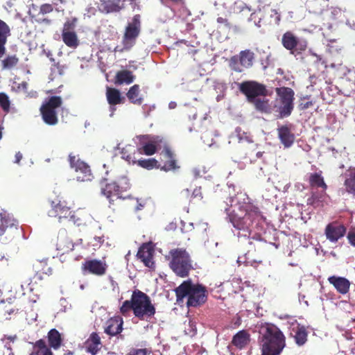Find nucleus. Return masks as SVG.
<instances>
[{
    "instance_id": "nucleus-1",
    "label": "nucleus",
    "mask_w": 355,
    "mask_h": 355,
    "mask_svg": "<svg viewBox=\"0 0 355 355\" xmlns=\"http://www.w3.org/2000/svg\"><path fill=\"white\" fill-rule=\"evenodd\" d=\"M130 311L135 318L146 321H150L156 313L150 297L138 289L135 290L130 300L124 301L120 307V313L124 316H128Z\"/></svg>"
},
{
    "instance_id": "nucleus-2",
    "label": "nucleus",
    "mask_w": 355,
    "mask_h": 355,
    "mask_svg": "<svg viewBox=\"0 0 355 355\" xmlns=\"http://www.w3.org/2000/svg\"><path fill=\"white\" fill-rule=\"evenodd\" d=\"M259 342L262 355H280L286 347L284 334L272 323H265L261 326Z\"/></svg>"
},
{
    "instance_id": "nucleus-3",
    "label": "nucleus",
    "mask_w": 355,
    "mask_h": 355,
    "mask_svg": "<svg viewBox=\"0 0 355 355\" xmlns=\"http://www.w3.org/2000/svg\"><path fill=\"white\" fill-rule=\"evenodd\" d=\"M228 215L233 226L243 231L245 236L250 234L254 225H257L263 219L259 208L250 202L244 203L237 211L234 210Z\"/></svg>"
},
{
    "instance_id": "nucleus-4",
    "label": "nucleus",
    "mask_w": 355,
    "mask_h": 355,
    "mask_svg": "<svg viewBox=\"0 0 355 355\" xmlns=\"http://www.w3.org/2000/svg\"><path fill=\"white\" fill-rule=\"evenodd\" d=\"M177 302H182L187 297V307H199L206 303L208 291L200 284H193L191 280L184 281L175 290Z\"/></svg>"
},
{
    "instance_id": "nucleus-5",
    "label": "nucleus",
    "mask_w": 355,
    "mask_h": 355,
    "mask_svg": "<svg viewBox=\"0 0 355 355\" xmlns=\"http://www.w3.org/2000/svg\"><path fill=\"white\" fill-rule=\"evenodd\" d=\"M50 205L51 209L48 211L50 217L58 218L60 223L64 220L71 221L77 226L84 223L83 219L80 217L78 213L71 210V206L64 196H54L50 199Z\"/></svg>"
},
{
    "instance_id": "nucleus-6",
    "label": "nucleus",
    "mask_w": 355,
    "mask_h": 355,
    "mask_svg": "<svg viewBox=\"0 0 355 355\" xmlns=\"http://www.w3.org/2000/svg\"><path fill=\"white\" fill-rule=\"evenodd\" d=\"M170 268L180 277H187L193 269L192 260L189 252L184 248H174L166 256Z\"/></svg>"
},
{
    "instance_id": "nucleus-7",
    "label": "nucleus",
    "mask_w": 355,
    "mask_h": 355,
    "mask_svg": "<svg viewBox=\"0 0 355 355\" xmlns=\"http://www.w3.org/2000/svg\"><path fill=\"white\" fill-rule=\"evenodd\" d=\"M277 98L275 100V108L281 119L289 116L294 109L295 92L293 89L287 87H276Z\"/></svg>"
},
{
    "instance_id": "nucleus-8",
    "label": "nucleus",
    "mask_w": 355,
    "mask_h": 355,
    "mask_svg": "<svg viewBox=\"0 0 355 355\" xmlns=\"http://www.w3.org/2000/svg\"><path fill=\"white\" fill-rule=\"evenodd\" d=\"M135 144L139 155L150 156L154 155L157 150L164 148V144L166 142L164 138L159 136L144 135L137 136Z\"/></svg>"
},
{
    "instance_id": "nucleus-9",
    "label": "nucleus",
    "mask_w": 355,
    "mask_h": 355,
    "mask_svg": "<svg viewBox=\"0 0 355 355\" xmlns=\"http://www.w3.org/2000/svg\"><path fill=\"white\" fill-rule=\"evenodd\" d=\"M62 104V98L58 96H52L42 103L40 112L46 124L55 125L58 123L57 109L60 107Z\"/></svg>"
},
{
    "instance_id": "nucleus-10",
    "label": "nucleus",
    "mask_w": 355,
    "mask_h": 355,
    "mask_svg": "<svg viewBox=\"0 0 355 355\" xmlns=\"http://www.w3.org/2000/svg\"><path fill=\"white\" fill-rule=\"evenodd\" d=\"M123 187L120 183L113 182L107 183L101 189V193L109 200V207L115 210L117 205L114 204L116 200H125L129 198V196H124L123 193L129 189V185Z\"/></svg>"
},
{
    "instance_id": "nucleus-11",
    "label": "nucleus",
    "mask_w": 355,
    "mask_h": 355,
    "mask_svg": "<svg viewBox=\"0 0 355 355\" xmlns=\"http://www.w3.org/2000/svg\"><path fill=\"white\" fill-rule=\"evenodd\" d=\"M282 44L295 55H301L308 48L306 39L298 37L292 31H286L282 37Z\"/></svg>"
},
{
    "instance_id": "nucleus-12",
    "label": "nucleus",
    "mask_w": 355,
    "mask_h": 355,
    "mask_svg": "<svg viewBox=\"0 0 355 355\" xmlns=\"http://www.w3.org/2000/svg\"><path fill=\"white\" fill-rule=\"evenodd\" d=\"M239 89L245 95L248 103L259 96H268L266 86L254 80H245L239 85Z\"/></svg>"
},
{
    "instance_id": "nucleus-13",
    "label": "nucleus",
    "mask_w": 355,
    "mask_h": 355,
    "mask_svg": "<svg viewBox=\"0 0 355 355\" xmlns=\"http://www.w3.org/2000/svg\"><path fill=\"white\" fill-rule=\"evenodd\" d=\"M141 22L140 15H135L130 23L125 28L123 37V44L125 49H130L135 43L136 38L140 33Z\"/></svg>"
},
{
    "instance_id": "nucleus-14",
    "label": "nucleus",
    "mask_w": 355,
    "mask_h": 355,
    "mask_svg": "<svg viewBox=\"0 0 355 355\" xmlns=\"http://www.w3.org/2000/svg\"><path fill=\"white\" fill-rule=\"evenodd\" d=\"M254 59V53L249 49H246L244 51H241L239 53V58H237L236 56H233L230 59V67L232 69L236 72H241L243 69H241L239 64L238 60L239 61L240 64L245 68H250L253 64V61Z\"/></svg>"
},
{
    "instance_id": "nucleus-15",
    "label": "nucleus",
    "mask_w": 355,
    "mask_h": 355,
    "mask_svg": "<svg viewBox=\"0 0 355 355\" xmlns=\"http://www.w3.org/2000/svg\"><path fill=\"white\" fill-rule=\"evenodd\" d=\"M69 162L72 168H74L77 173H80L82 175H77V179L80 181H88L92 179V173L89 166L84 162L81 161L77 156L70 153L69 155Z\"/></svg>"
},
{
    "instance_id": "nucleus-16",
    "label": "nucleus",
    "mask_w": 355,
    "mask_h": 355,
    "mask_svg": "<svg viewBox=\"0 0 355 355\" xmlns=\"http://www.w3.org/2000/svg\"><path fill=\"white\" fill-rule=\"evenodd\" d=\"M266 246V242L261 239H252L249 241L248 250L245 254L246 261L248 262H260L258 259V254H261Z\"/></svg>"
},
{
    "instance_id": "nucleus-17",
    "label": "nucleus",
    "mask_w": 355,
    "mask_h": 355,
    "mask_svg": "<svg viewBox=\"0 0 355 355\" xmlns=\"http://www.w3.org/2000/svg\"><path fill=\"white\" fill-rule=\"evenodd\" d=\"M74 24L68 21L64 23L62 31L63 42L69 48L76 49L79 45L77 34L73 31Z\"/></svg>"
},
{
    "instance_id": "nucleus-18",
    "label": "nucleus",
    "mask_w": 355,
    "mask_h": 355,
    "mask_svg": "<svg viewBox=\"0 0 355 355\" xmlns=\"http://www.w3.org/2000/svg\"><path fill=\"white\" fill-rule=\"evenodd\" d=\"M82 270L84 272L90 273L97 276L105 274L107 266L105 261L97 259L85 261L82 263Z\"/></svg>"
},
{
    "instance_id": "nucleus-19",
    "label": "nucleus",
    "mask_w": 355,
    "mask_h": 355,
    "mask_svg": "<svg viewBox=\"0 0 355 355\" xmlns=\"http://www.w3.org/2000/svg\"><path fill=\"white\" fill-rule=\"evenodd\" d=\"M346 231L347 229L343 225L338 222H332L326 226L324 234L327 239L332 243H336L345 236Z\"/></svg>"
},
{
    "instance_id": "nucleus-20",
    "label": "nucleus",
    "mask_w": 355,
    "mask_h": 355,
    "mask_svg": "<svg viewBox=\"0 0 355 355\" xmlns=\"http://www.w3.org/2000/svg\"><path fill=\"white\" fill-rule=\"evenodd\" d=\"M153 254L154 249L149 243H144L139 248L137 257L146 267L154 268L155 263L153 261Z\"/></svg>"
},
{
    "instance_id": "nucleus-21",
    "label": "nucleus",
    "mask_w": 355,
    "mask_h": 355,
    "mask_svg": "<svg viewBox=\"0 0 355 355\" xmlns=\"http://www.w3.org/2000/svg\"><path fill=\"white\" fill-rule=\"evenodd\" d=\"M125 0H100L98 8L105 13L119 12L124 7Z\"/></svg>"
},
{
    "instance_id": "nucleus-22",
    "label": "nucleus",
    "mask_w": 355,
    "mask_h": 355,
    "mask_svg": "<svg viewBox=\"0 0 355 355\" xmlns=\"http://www.w3.org/2000/svg\"><path fill=\"white\" fill-rule=\"evenodd\" d=\"M278 137L284 148L291 147L295 141V135L289 126L284 125L278 128Z\"/></svg>"
},
{
    "instance_id": "nucleus-23",
    "label": "nucleus",
    "mask_w": 355,
    "mask_h": 355,
    "mask_svg": "<svg viewBox=\"0 0 355 355\" xmlns=\"http://www.w3.org/2000/svg\"><path fill=\"white\" fill-rule=\"evenodd\" d=\"M10 35V27L6 21L0 19V59L6 52V45L8 42V39Z\"/></svg>"
},
{
    "instance_id": "nucleus-24",
    "label": "nucleus",
    "mask_w": 355,
    "mask_h": 355,
    "mask_svg": "<svg viewBox=\"0 0 355 355\" xmlns=\"http://www.w3.org/2000/svg\"><path fill=\"white\" fill-rule=\"evenodd\" d=\"M328 282L332 284L336 291L340 294H346L349 291L351 284L345 277L333 275L328 278Z\"/></svg>"
},
{
    "instance_id": "nucleus-25",
    "label": "nucleus",
    "mask_w": 355,
    "mask_h": 355,
    "mask_svg": "<svg viewBox=\"0 0 355 355\" xmlns=\"http://www.w3.org/2000/svg\"><path fill=\"white\" fill-rule=\"evenodd\" d=\"M101 338L96 332L92 333L85 342L86 352L91 353L92 355H96L98 352L101 348Z\"/></svg>"
},
{
    "instance_id": "nucleus-26",
    "label": "nucleus",
    "mask_w": 355,
    "mask_h": 355,
    "mask_svg": "<svg viewBox=\"0 0 355 355\" xmlns=\"http://www.w3.org/2000/svg\"><path fill=\"white\" fill-rule=\"evenodd\" d=\"M123 319L121 317H114L109 319L105 328V333L110 336H116L123 330Z\"/></svg>"
},
{
    "instance_id": "nucleus-27",
    "label": "nucleus",
    "mask_w": 355,
    "mask_h": 355,
    "mask_svg": "<svg viewBox=\"0 0 355 355\" xmlns=\"http://www.w3.org/2000/svg\"><path fill=\"white\" fill-rule=\"evenodd\" d=\"M35 270L34 279L42 280L44 275H50L52 274V268L49 267L46 261L37 260L33 265Z\"/></svg>"
},
{
    "instance_id": "nucleus-28",
    "label": "nucleus",
    "mask_w": 355,
    "mask_h": 355,
    "mask_svg": "<svg viewBox=\"0 0 355 355\" xmlns=\"http://www.w3.org/2000/svg\"><path fill=\"white\" fill-rule=\"evenodd\" d=\"M250 342V334L246 330H241L232 338V345L239 349L245 348Z\"/></svg>"
},
{
    "instance_id": "nucleus-29",
    "label": "nucleus",
    "mask_w": 355,
    "mask_h": 355,
    "mask_svg": "<svg viewBox=\"0 0 355 355\" xmlns=\"http://www.w3.org/2000/svg\"><path fill=\"white\" fill-rule=\"evenodd\" d=\"M162 154L166 160L164 162V166L162 167V170L168 171L171 170H175L178 168L176 164V159H175L174 154L171 150L167 144H164V148Z\"/></svg>"
},
{
    "instance_id": "nucleus-30",
    "label": "nucleus",
    "mask_w": 355,
    "mask_h": 355,
    "mask_svg": "<svg viewBox=\"0 0 355 355\" xmlns=\"http://www.w3.org/2000/svg\"><path fill=\"white\" fill-rule=\"evenodd\" d=\"M345 191L350 195L355 196V168L348 169L344 175Z\"/></svg>"
},
{
    "instance_id": "nucleus-31",
    "label": "nucleus",
    "mask_w": 355,
    "mask_h": 355,
    "mask_svg": "<svg viewBox=\"0 0 355 355\" xmlns=\"http://www.w3.org/2000/svg\"><path fill=\"white\" fill-rule=\"evenodd\" d=\"M326 190L322 189L320 191H312L311 196L307 200V205H311L315 208L322 207L327 196Z\"/></svg>"
},
{
    "instance_id": "nucleus-32",
    "label": "nucleus",
    "mask_w": 355,
    "mask_h": 355,
    "mask_svg": "<svg viewBox=\"0 0 355 355\" xmlns=\"http://www.w3.org/2000/svg\"><path fill=\"white\" fill-rule=\"evenodd\" d=\"M135 76L129 70H121L117 71L114 78L116 85H130L134 82Z\"/></svg>"
},
{
    "instance_id": "nucleus-33",
    "label": "nucleus",
    "mask_w": 355,
    "mask_h": 355,
    "mask_svg": "<svg viewBox=\"0 0 355 355\" xmlns=\"http://www.w3.org/2000/svg\"><path fill=\"white\" fill-rule=\"evenodd\" d=\"M47 338L49 347L55 350L61 347L63 341L61 334L56 329H51L48 332Z\"/></svg>"
},
{
    "instance_id": "nucleus-34",
    "label": "nucleus",
    "mask_w": 355,
    "mask_h": 355,
    "mask_svg": "<svg viewBox=\"0 0 355 355\" xmlns=\"http://www.w3.org/2000/svg\"><path fill=\"white\" fill-rule=\"evenodd\" d=\"M121 157L126 161H128L129 163L132 164H136V162L137 161L139 154L137 150V148H135V146L132 145H126L124 148L121 150Z\"/></svg>"
},
{
    "instance_id": "nucleus-35",
    "label": "nucleus",
    "mask_w": 355,
    "mask_h": 355,
    "mask_svg": "<svg viewBox=\"0 0 355 355\" xmlns=\"http://www.w3.org/2000/svg\"><path fill=\"white\" fill-rule=\"evenodd\" d=\"M30 355H53L51 348L43 339L37 340L33 345V351Z\"/></svg>"
},
{
    "instance_id": "nucleus-36",
    "label": "nucleus",
    "mask_w": 355,
    "mask_h": 355,
    "mask_svg": "<svg viewBox=\"0 0 355 355\" xmlns=\"http://www.w3.org/2000/svg\"><path fill=\"white\" fill-rule=\"evenodd\" d=\"M309 183L311 188L327 189V185L322 176V171L320 173H311L309 178Z\"/></svg>"
},
{
    "instance_id": "nucleus-37",
    "label": "nucleus",
    "mask_w": 355,
    "mask_h": 355,
    "mask_svg": "<svg viewBox=\"0 0 355 355\" xmlns=\"http://www.w3.org/2000/svg\"><path fill=\"white\" fill-rule=\"evenodd\" d=\"M252 104L255 109L261 112L269 114L271 112L272 108L270 105V101L268 98H256L254 101L250 102Z\"/></svg>"
},
{
    "instance_id": "nucleus-38",
    "label": "nucleus",
    "mask_w": 355,
    "mask_h": 355,
    "mask_svg": "<svg viewBox=\"0 0 355 355\" xmlns=\"http://www.w3.org/2000/svg\"><path fill=\"white\" fill-rule=\"evenodd\" d=\"M139 85H134L132 86L126 94V96L130 103L140 105L143 103V98L139 96Z\"/></svg>"
},
{
    "instance_id": "nucleus-39",
    "label": "nucleus",
    "mask_w": 355,
    "mask_h": 355,
    "mask_svg": "<svg viewBox=\"0 0 355 355\" xmlns=\"http://www.w3.org/2000/svg\"><path fill=\"white\" fill-rule=\"evenodd\" d=\"M107 102L110 105H116L122 103V97L119 90L107 87L106 92Z\"/></svg>"
},
{
    "instance_id": "nucleus-40",
    "label": "nucleus",
    "mask_w": 355,
    "mask_h": 355,
    "mask_svg": "<svg viewBox=\"0 0 355 355\" xmlns=\"http://www.w3.org/2000/svg\"><path fill=\"white\" fill-rule=\"evenodd\" d=\"M136 164L144 168H146L147 170H151L154 168H159V165L158 164L157 160H156L154 158H149V159H137V161L136 162Z\"/></svg>"
},
{
    "instance_id": "nucleus-41",
    "label": "nucleus",
    "mask_w": 355,
    "mask_h": 355,
    "mask_svg": "<svg viewBox=\"0 0 355 355\" xmlns=\"http://www.w3.org/2000/svg\"><path fill=\"white\" fill-rule=\"evenodd\" d=\"M307 331L304 327H297L294 336L295 341L299 346L303 345L307 340Z\"/></svg>"
},
{
    "instance_id": "nucleus-42",
    "label": "nucleus",
    "mask_w": 355,
    "mask_h": 355,
    "mask_svg": "<svg viewBox=\"0 0 355 355\" xmlns=\"http://www.w3.org/2000/svg\"><path fill=\"white\" fill-rule=\"evenodd\" d=\"M19 62V58L16 55H8L1 62L3 69H10L15 67Z\"/></svg>"
},
{
    "instance_id": "nucleus-43",
    "label": "nucleus",
    "mask_w": 355,
    "mask_h": 355,
    "mask_svg": "<svg viewBox=\"0 0 355 355\" xmlns=\"http://www.w3.org/2000/svg\"><path fill=\"white\" fill-rule=\"evenodd\" d=\"M309 97L308 96H303L300 98V103L298 105V108L300 110H305L312 107L314 104L313 101H308Z\"/></svg>"
},
{
    "instance_id": "nucleus-44",
    "label": "nucleus",
    "mask_w": 355,
    "mask_h": 355,
    "mask_svg": "<svg viewBox=\"0 0 355 355\" xmlns=\"http://www.w3.org/2000/svg\"><path fill=\"white\" fill-rule=\"evenodd\" d=\"M262 16L263 13L261 10H259L258 12H252L250 15L249 21H253L257 26L261 27L262 25Z\"/></svg>"
},
{
    "instance_id": "nucleus-45",
    "label": "nucleus",
    "mask_w": 355,
    "mask_h": 355,
    "mask_svg": "<svg viewBox=\"0 0 355 355\" xmlns=\"http://www.w3.org/2000/svg\"><path fill=\"white\" fill-rule=\"evenodd\" d=\"M270 19L269 24L278 25L281 21V15L275 9H270L268 11Z\"/></svg>"
},
{
    "instance_id": "nucleus-46",
    "label": "nucleus",
    "mask_w": 355,
    "mask_h": 355,
    "mask_svg": "<svg viewBox=\"0 0 355 355\" xmlns=\"http://www.w3.org/2000/svg\"><path fill=\"white\" fill-rule=\"evenodd\" d=\"M0 105L5 112L10 110V101L8 96L4 93H0Z\"/></svg>"
},
{
    "instance_id": "nucleus-47",
    "label": "nucleus",
    "mask_w": 355,
    "mask_h": 355,
    "mask_svg": "<svg viewBox=\"0 0 355 355\" xmlns=\"http://www.w3.org/2000/svg\"><path fill=\"white\" fill-rule=\"evenodd\" d=\"M150 350L147 349L146 348L144 349H132L130 352H128L126 355H147L150 354Z\"/></svg>"
},
{
    "instance_id": "nucleus-48",
    "label": "nucleus",
    "mask_w": 355,
    "mask_h": 355,
    "mask_svg": "<svg viewBox=\"0 0 355 355\" xmlns=\"http://www.w3.org/2000/svg\"><path fill=\"white\" fill-rule=\"evenodd\" d=\"M11 300H12V299H9L8 303L9 304H15V305H14V307L6 310V313H7L8 315H10L13 313H17L21 309V307H19L18 306L17 300L16 297H15L12 301H11Z\"/></svg>"
},
{
    "instance_id": "nucleus-49",
    "label": "nucleus",
    "mask_w": 355,
    "mask_h": 355,
    "mask_svg": "<svg viewBox=\"0 0 355 355\" xmlns=\"http://www.w3.org/2000/svg\"><path fill=\"white\" fill-rule=\"evenodd\" d=\"M53 10V7L51 4L44 3L40 6L39 14L45 15L50 13Z\"/></svg>"
},
{
    "instance_id": "nucleus-50",
    "label": "nucleus",
    "mask_w": 355,
    "mask_h": 355,
    "mask_svg": "<svg viewBox=\"0 0 355 355\" xmlns=\"http://www.w3.org/2000/svg\"><path fill=\"white\" fill-rule=\"evenodd\" d=\"M191 197L193 198H198L199 200L202 199L203 196L201 191V188L199 187L194 189L191 194Z\"/></svg>"
},
{
    "instance_id": "nucleus-51",
    "label": "nucleus",
    "mask_w": 355,
    "mask_h": 355,
    "mask_svg": "<svg viewBox=\"0 0 355 355\" xmlns=\"http://www.w3.org/2000/svg\"><path fill=\"white\" fill-rule=\"evenodd\" d=\"M104 242L103 236H95L92 245L94 247H99Z\"/></svg>"
},
{
    "instance_id": "nucleus-52",
    "label": "nucleus",
    "mask_w": 355,
    "mask_h": 355,
    "mask_svg": "<svg viewBox=\"0 0 355 355\" xmlns=\"http://www.w3.org/2000/svg\"><path fill=\"white\" fill-rule=\"evenodd\" d=\"M347 239L349 242L354 246H355V233L354 232H349L347 235Z\"/></svg>"
},
{
    "instance_id": "nucleus-53",
    "label": "nucleus",
    "mask_w": 355,
    "mask_h": 355,
    "mask_svg": "<svg viewBox=\"0 0 355 355\" xmlns=\"http://www.w3.org/2000/svg\"><path fill=\"white\" fill-rule=\"evenodd\" d=\"M217 22L219 24H224L227 26H230V23L228 22V20L223 17H218L217 18Z\"/></svg>"
},
{
    "instance_id": "nucleus-54",
    "label": "nucleus",
    "mask_w": 355,
    "mask_h": 355,
    "mask_svg": "<svg viewBox=\"0 0 355 355\" xmlns=\"http://www.w3.org/2000/svg\"><path fill=\"white\" fill-rule=\"evenodd\" d=\"M37 22L40 23V24L44 23L46 25H49L51 23V20H50L47 18H42V19H37Z\"/></svg>"
},
{
    "instance_id": "nucleus-55",
    "label": "nucleus",
    "mask_w": 355,
    "mask_h": 355,
    "mask_svg": "<svg viewBox=\"0 0 355 355\" xmlns=\"http://www.w3.org/2000/svg\"><path fill=\"white\" fill-rule=\"evenodd\" d=\"M22 159V155L20 152H17L16 154H15V162L16 163H19V162L21 161V159Z\"/></svg>"
},
{
    "instance_id": "nucleus-56",
    "label": "nucleus",
    "mask_w": 355,
    "mask_h": 355,
    "mask_svg": "<svg viewBox=\"0 0 355 355\" xmlns=\"http://www.w3.org/2000/svg\"><path fill=\"white\" fill-rule=\"evenodd\" d=\"M181 195L183 196V197H186V198H189V196H190V191L189 189H184L183 190L182 192H181Z\"/></svg>"
},
{
    "instance_id": "nucleus-57",
    "label": "nucleus",
    "mask_w": 355,
    "mask_h": 355,
    "mask_svg": "<svg viewBox=\"0 0 355 355\" xmlns=\"http://www.w3.org/2000/svg\"><path fill=\"white\" fill-rule=\"evenodd\" d=\"M27 87H28V83L26 82H22L19 86V87H21L22 89H24L26 92Z\"/></svg>"
},
{
    "instance_id": "nucleus-58",
    "label": "nucleus",
    "mask_w": 355,
    "mask_h": 355,
    "mask_svg": "<svg viewBox=\"0 0 355 355\" xmlns=\"http://www.w3.org/2000/svg\"><path fill=\"white\" fill-rule=\"evenodd\" d=\"M69 244V246L67 247L68 250H67L66 251L68 252V251H72L73 250V247H74V245L73 243L71 242V241H69L68 243Z\"/></svg>"
},
{
    "instance_id": "nucleus-59",
    "label": "nucleus",
    "mask_w": 355,
    "mask_h": 355,
    "mask_svg": "<svg viewBox=\"0 0 355 355\" xmlns=\"http://www.w3.org/2000/svg\"><path fill=\"white\" fill-rule=\"evenodd\" d=\"M27 96L31 97V98H35V97L37 96V92H30V93L28 94Z\"/></svg>"
},
{
    "instance_id": "nucleus-60",
    "label": "nucleus",
    "mask_w": 355,
    "mask_h": 355,
    "mask_svg": "<svg viewBox=\"0 0 355 355\" xmlns=\"http://www.w3.org/2000/svg\"><path fill=\"white\" fill-rule=\"evenodd\" d=\"M7 355H15L10 347H7Z\"/></svg>"
},
{
    "instance_id": "nucleus-61",
    "label": "nucleus",
    "mask_w": 355,
    "mask_h": 355,
    "mask_svg": "<svg viewBox=\"0 0 355 355\" xmlns=\"http://www.w3.org/2000/svg\"><path fill=\"white\" fill-rule=\"evenodd\" d=\"M3 129H4V128L3 126H0V140L1 139L2 136H3Z\"/></svg>"
},
{
    "instance_id": "nucleus-62",
    "label": "nucleus",
    "mask_w": 355,
    "mask_h": 355,
    "mask_svg": "<svg viewBox=\"0 0 355 355\" xmlns=\"http://www.w3.org/2000/svg\"><path fill=\"white\" fill-rule=\"evenodd\" d=\"M142 207H143V205L141 204H139L136 208V210L137 211L140 210V209H141Z\"/></svg>"
},
{
    "instance_id": "nucleus-63",
    "label": "nucleus",
    "mask_w": 355,
    "mask_h": 355,
    "mask_svg": "<svg viewBox=\"0 0 355 355\" xmlns=\"http://www.w3.org/2000/svg\"><path fill=\"white\" fill-rule=\"evenodd\" d=\"M257 155L258 157H261V153L259 152Z\"/></svg>"
},
{
    "instance_id": "nucleus-64",
    "label": "nucleus",
    "mask_w": 355,
    "mask_h": 355,
    "mask_svg": "<svg viewBox=\"0 0 355 355\" xmlns=\"http://www.w3.org/2000/svg\"><path fill=\"white\" fill-rule=\"evenodd\" d=\"M59 249H60V250H63V248H61L60 244H59Z\"/></svg>"
}]
</instances>
